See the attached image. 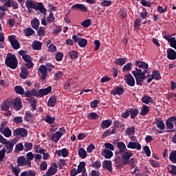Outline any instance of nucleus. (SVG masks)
<instances>
[{
  "instance_id": "f257e3e1",
  "label": "nucleus",
  "mask_w": 176,
  "mask_h": 176,
  "mask_svg": "<svg viewBox=\"0 0 176 176\" xmlns=\"http://www.w3.org/2000/svg\"><path fill=\"white\" fill-rule=\"evenodd\" d=\"M135 65L138 68L144 69V71L142 72L141 69L135 68V70L132 72V74L135 78L136 85L138 86H142V83H144V80H145V75L146 74V69H148V63L140 60H136Z\"/></svg>"
},
{
  "instance_id": "f03ea898",
  "label": "nucleus",
  "mask_w": 176,
  "mask_h": 176,
  "mask_svg": "<svg viewBox=\"0 0 176 176\" xmlns=\"http://www.w3.org/2000/svg\"><path fill=\"white\" fill-rule=\"evenodd\" d=\"M5 63L6 65L11 68V69H16L17 68V64L19 63L16 56L10 53H8Z\"/></svg>"
},
{
  "instance_id": "7ed1b4c3",
  "label": "nucleus",
  "mask_w": 176,
  "mask_h": 176,
  "mask_svg": "<svg viewBox=\"0 0 176 176\" xmlns=\"http://www.w3.org/2000/svg\"><path fill=\"white\" fill-rule=\"evenodd\" d=\"M8 41L10 43L11 46H12L13 49H14L15 50L20 49V42L17 41V37H16L14 35L10 36L8 37Z\"/></svg>"
},
{
  "instance_id": "20e7f679",
  "label": "nucleus",
  "mask_w": 176,
  "mask_h": 176,
  "mask_svg": "<svg viewBox=\"0 0 176 176\" xmlns=\"http://www.w3.org/2000/svg\"><path fill=\"white\" fill-rule=\"evenodd\" d=\"M16 163L18 166L20 167H24V166H27L28 167H32L31 162L27 161V159L24 157V156H21L17 158Z\"/></svg>"
},
{
  "instance_id": "39448f33",
  "label": "nucleus",
  "mask_w": 176,
  "mask_h": 176,
  "mask_svg": "<svg viewBox=\"0 0 176 176\" xmlns=\"http://www.w3.org/2000/svg\"><path fill=\"white\" fill-rule=\"evenodd\" d=\"M124 79L125 80V83L130 86L131 87H134L135 86V80L131 74H128L124 76Z\"/></svg>"
},
{
  "instance_id": "423d86ee",
  "label": "nucleus",
  "mask_w": 176,
  "mask_h": 176,
  "mask_svg": "<svg viewBox=\"0 0 176 176\" xmlns=\"http://www.w3.org/2000/svg\"><path fill=\"white\" fill-rule=\"evenodd\" d=\"M28 135V131L24 128H17L13 131V135L14 137H19V135L21 137H27Z\"/></svg>"
},
{
  "instance_id": "0eeeda50",
  "label": "nucleus",
  "mask_w": 176,
  "mask_h": 176,
  "mask_svg": "<svg viewBox=\"0 0 176 176\" xmlns=\"http://www.w3.org/2000/svg\"><path fill=\"white\" fill-rule=\"evenodd\" d=\"M11 107H12L15 111H20L23 108V104L21 103V100L16 98L11 101Z\"/></svg>"
},
{
  "instance_id": "6e6552de",
  "label": "nucleus",
  "mask_w": 176,
  "mask_h": 176,
  "mask_svg": "<svg viewBox=\"0 0 176 176\" xmlns=\"http://www.w3.org/2000/svg\"><path fill=\"white\" fill-rule=\"evenodd\" d=\"M63 131H64V128H60L59 131L53 133L51 140L55 143L58 142V141H60V138L63 137Z\"/></svg>"
},
{
  "instance_id": "1a4fd4ad",
  "label": "nucleus",
  "mask_w": 176,
  "mask_h": 176,
  "mask_svg": "<svg viewBox=\"0 0 176 176\" xmlns=\"http://www.w3.org/2000/svg\"><path fill=\"white\" fill-rule=\"evenodd\" d=\"M0 133L3 134L4 137L9 138L12 135V131L9 127L5 129V124L2 123L0 126Z\"/></svg>"
},
{
  "instance_id": "9d476101",
  "label": "nucleus",
  "mask_w": 176,
  "mask_h": 176,
  "mask_svg": "<svg viewBox=\"0 0 176 176\" xmlns=\"http://www.w3.org/2000/svg\"><path fill=\"white\" fill-rule=\"evenodd\" d=\"M148 79L147 80V83H151L153 79H155V80H159L160 79V73L159 71L155 70L152 72V75L148 74L147 76Z\"/></svg>"
},
{
  "instance_id": "9b49d317",
  "label": "nucleus",
  "mask_w": 176,
  "mask_h": 176,
  "mask_svg": "<svg viewBox=\"0 0 176 176\" xmlns=\"http://www.w3.org/2000/svg\"><path fill=\"white\" fill-rule=\"evenodd\" d=\"M38 75L41 76V79H43V80L46 79V76L47 75V67L45 65H41L39 66Z\"/></svg>"
},
{
  "instance_id": "f8f14e48",
  "label": "nucleus",
  "mask_w": 176,
  "mask_h": 176,
  "mask_svg": "<svg viewBox=\"0 0 176 176\" xmlns=\"http://www.w3.org/2000/svg\"><path fill=\"white\" fill-rule=\"evenodd\" d=\"M22 58L25 61V63H26L25 64V67L26 68L30 69V68H32L34 67V63H32V57H31V56L27 55L23 56V58Z\"/></svg>"
},
{
  "instance_id": "ddd939ff",
  "label": "nucleus",
  "mask_w": 176,
  "mask_h": 176,
  "mask_svg": "<svg viewBox=\"0 0 176 176\" xmlns=\"http://www.w3.org/2000/svg\"><path fill=\"white\" fill-rule=\"evenodd\" d=\"M58 167V166H57V164L56 162H53L51 166L49 168L48 170L46 172L45 175H54V174L57 173Z\"/></svg>"
},
{
  "instance_id": "4468645a",
  "label": "nucleus",
  "mask_w": 176,
  "mask_h": 176,
  "mask_svg": "<svg viewBox=\"0 0 176 176\" xmlns=\"http://www.w3.org/2000/svg\"><path fill=\"white\" fill-rule=\"evenodd\" d=\"M52 86H49L45 89H41L37 91V97H44V96H47L50 91H52Z\"/></svg>"
},
{
  "instance_id": "2eb2a0df",
  "label": "nucleus",
  "mask_w": 176,
  "mask_h": 176,
  "mask_svg": "<svg viewBox=\"0 0 176 176\" xmlns=\"http://www.w3.org/2000/svg\"><path fill=\"white\" fill-rule=\"evenodd\" d=\"M52 86H49L45 89H41L37 91V97H44V96H47L50 91H52Z\"/></svg>"
},
{
  "instance_id": "dca6fc26",
  "label": "nucleus",
  "mask_w": 176,
  "mask_h": 176,
  "mask_svg": "<svg viewBox=\"0 0 176 176\" xmlns=\"http://www.w3.org/2000/svg\"><path fill=\"white\" fill-rule=\"evenodd\" d=\"M6 145V148L7 149L6 153H12L13 152V147L14 146V143L12 141L6 140V142L3 143Z\"/></svg>"
},
{
  "instance_id": "f3484780",
  "label": "nucleus",
  "mask_w": 176,
  "mask_h": 176,
  "mask_svg": "<svg viewBox=\"0 0 176 176\" xmlns=\"http://www.w3.org/2000/svg\"><path fill=\"white\" fill-rule=\"evenodd\" d=\"M124 93V89L122 86H118L111 90V94L113 96H122Z\"/></svg>"
},
{
  "instance_id": "a211bd4d",
  "label": "nucleus",
  "mask_w": 176,
  "mask_h": 176,
  "mask_svg": "<svg viewBox=\"0 0 176 176\" xmlns=\"http://www.w3.org/2000/svg\"><path fill=\"white\" fill-rule=\"evenodd\" d=\"M127 148L129 149H137V151H141V144L138 142H129Z\"/></svg>"
},
{
  "instance_id": "6ab92c4d",
  "label": "nucleus",
  "mask_w": 176,
  "mask_h": 176,
  "mask_svg": "<svg viewBox=\"0 0 176 176\" xmlns=\"http://www.w3.org/2000/svg\"><path fill=\"white\" fill-rule=\"evenodd\" d=\"M33 9H34V10H39L43 14H46V8H45L42 3H35Z\"/></svg>"
},
{
  "instance_id": "aec40b11",
  "label": "nucleus",
  "mask_w": 176,
  "mask_h": 176,
  "mask_svg": "<svg viewBox=\"0 0 176 176\" xmlns=\"http://www.w3.org/2000/svg\"><path fill=\"white\" fill-rule=\"evenodd\" d=\"M72 9L73 10H80L81 12H87V8L85 7V6L83 4H79V3L74 4L72 6Z\"/></svg>"
},
{
  "instance_id": "412c9836",
  "label": "nucleus",
  "mask_w": 176,
  "mask_h": 176,
  "mask_svg": "<svg viewBox=\"0 0 176 176\" xmlns=\"http://www.w3.org/2000/svg\"><path fill=\"white\" fill-rule=\"evenodd\" d=\"M6 8H12L13 9H19V4L14 0H8L5 3Z\"/></svg>"
},
{
  "instance_id": "4be33fe9",
  "label": "nucleus",
  "mask_w": 176,
  "mask_h": 176,
  "mask_svg": "<svg viewBox=\"0 0 176 176\" xmlns=\"http://www.w3.org/2000/svg\"><path fill=\"white\" fill-rule=\"evenodd\" d=\"M166 53H167V58H168V60H175L176 59L175 50H174L171 48H168L166 50Z\"/></svg>"
},
{
  "instance_id": "5701e85b",
  "label": "nucleus",
  "mask_w": 176,
  "mask_h": 176,
  "mask_svg": "<svg viewBox=\"0 0 176 176\" xmlns=\"http://www.w3.org/2000/svg\"><path fill=\"white\" fill-rule=\"evenodd\" d=\"M102 155L104 156V159H111L113 156V153L111 150L104 148L102 151Z\"/></svg>"
},
{
  "instance_id": "b1692460",
  "label": "nucleus",
  "mask_w": 176,
  "mask_h": 176,
  "mask_svg": "<svg viewBox=\"0 0 176 176\" xmlns=\"http://www.w3.org/2000/svg\"><path fill=\"white\" fill-rule=\"evenodd\" d=\"M103 168H106L109 171V173H112V162L109 160H105L102 162Z\"/></svg>"
},
{
  "instance_id": "393cba45",
  "label": "nucleus",
  "mask_w": 176,
  "mask_h": 176,
  "mask_svg": "<svg viewBox=\"0 0 176 176\" xmlns=\"http://www.w3.org/2000/svg\"><path fill=\"white\" fill-rule=\"evenodd\" d=\"M55 154L58 156H63V157H67L68 156V150L67 148H63L62 150H56Z\"/></svg>"
},
{
  "instance_id": "a878e982",
  "label": "nucleus",
  "mask_w": 176,
  "mask_h": 176,
  "mask_svg": "<svg viewBox=\"0 0 176 176\" xmlns=\"http://www.w3.org/2000/svg\"><path fill=\"white\" fill-rule=\"evenodd\" d=\"M112 124V121L111 120H103L101 124V129L102 130H105V129H108Z\"/></svg>"
},
{
  "instance_id": "bb28decb",
  "label": "nucleus",
  "mask_w": 176,
  "mask_h": 176,
  "mask_svg": "<svg viewBox=\"0 0 176 176\" xmlns=\"http://www.w3.org/2000/svg\"><path fill=\"white\" fill-rule=\"evenodd\" d=\"M155 123L157 125V127L160 129V130H164V122L162 120V118H157L155 120Z\"/></svg>"
},
{
  "instance_id": "cd10ccee",
  "label": "nucleus",
  "mask_w": 176,
  "mask_h": 176,
  "mask_svg": "<svg viewBox=\"0 0 176 176\" xmlns=\"http://www.w3.org/2000/svg\"><path fill=\"white\" fill-rule=\"evenodd\" d=\"M45 122H46V123H48V124H53V123H54V122H56V117H54V116L52 117L49 114H47L45 116Z\"/></svg>"
},
{
  "instance_id": "c85d7f7f",
  "label": "nucleus",
  "mask_w": 176,
  "mask_h": 176,
  "mask_svg": "<svg viewBox=\"0 0 176 176\" xmlns=\"http://www.w3.org/2000/svg\"><path fill=\"white\" fill-rule=\"evenodd\" d=\"M32 47L34 50H41L42 49V43L39 41H34Z\"/></svg>"
},
{
  "instance_id": "c756f323",
  "label": "nucleus",
  "mask_w": 176,
  "mask_h": 176,
  "mask_svg": "<svg viewBox=\"0 0 176 176\" xmlns=\"http://www.w3.org/2000/svg\"><path fill=\"white\" fill-rule=\"evenodd\" d=\"M126 135H134L135 134V127L134 126H129L125 132Z\"/></svg>"
},
{
  "instance_id": "7c9ffc66",
  "label": "nucleus",
  "mask_w": 176,
  "mask_h": 176,
  "mask_svg": "<svg viewBox=\"0 0 176 176\" xmlns=\"http://www.w3.org/2000/svg\"><path fill=\"white\" fill-rule=\"evenodd\" d=\"M19 76L21 78V79H27V78H28V70L25 68H21V72Z\"/></svg>"
},
{
  "instance_id": "2f4dec72",
  "label": "nucleus",
  "mask_w": 176,
  "mask_h": 176,
  "mask_svg": "<svg viewBox=\"0 0 176 176\" xmlns=\"http://www.w3.org/2000/svg\"><path fill=\"white\" fill-rule=\"evenodd\" d=\"M133 156V153L131 152H125L122 155V160H124V162H129L130 160V158Z\"/></svg>"
},
{
  "instance_id": "473e14b6",
  "label": "nucleus",
  "mask_w": 176,
  "mask_h": 176,
  "mask_svg": "<svg viewBox=\"0 0 176 176\" xmlns=\"http://www.w3.org/2000/svg\"><path fill=\"white\" fill-rule=\"evenodd\" d=\"M86 170V162H80V164L78 166L77 171L79 174L82 173V171H85Z\"/></svg>"
},
{
  "instance_id": "72a5a7b5",
  "label": "nucleus",
  "mask_w": 176,
  "mask_h": 176,
  "mask_svg": "<svg viewBox=\"0 0 176 176\" xmlns=\"http://www.w3.org/2000/svg\"><path fill=\"white\" fill-rule=\"evenodd\" d=\"M11 170L15 176H19L20 172L21 171V169L20 167H19V165H16L15 166H12Z\"/></svg>"
},
{
  "instance_id": "f704fd0d",
  "label": "nucleus",
  "mask_w": 176,
  "mask_h": 176,
  "mask_svg": "<svg viewBox=\"0 0 176 176\" xmlns=\"http://www.w3.org/2000/svg\"><path fill=\"white\" fill-rule=\"evenodd\" d=\"M23 34H25V36H31L33 34H35V30L28 28L23 30Z\"/></svg>"
},
{
  "instance_id": "c9c22d12",
  "label": "nucleus",
  "mask_w": 176,
  "mask_h": 176,
  "mask_svg": "<svg viewBox=\"0 0 176 176\" xmlns=\"http://www.w3.org/2000/svg\"><path fill=\"white\" fill-rule=\"evenodd\" d=\"M25 97H32L34 96H36L37 97V91L35 89L32 90H28L25 92Z\"/></svg>"
},
{
  "instance_id": "e433bc0d",
  "label": "nucleus",
  "mask_w": 176,
  "mask_h": 176,
  "mask_svg": "<svg viewBox=\"0 0 176 176\" xmlns=\"http://www.w3.org/2000/svg\"><path fill=\"white\" fill-rule=\"evenodd\" d=\"M117 146L120 153H124V151H126V144H124V142H118Z\"/></svg>"
},
{
  "instance_id": "4c0bfd02",
  "label": "nucleus",
  "mask_w": 176,
  "mask_h": 176,
  "mask_svg": "<svg viewBox=\"0 0 176 176\" xmlns=\"http://www.w3.org/2000/svg\"><path fill=\"white\" fill-rule=\"evenodd\" d=\"M140 113L138 109H129V115H131V119H135V118Z\"/></svg>"
},
{
  "instance_id": "58836bf2",
  "label": "nucleus",
  "mask_w": 176,
  "mask_h": 176,
  "mask_svg": "<svg viewBox=\"0 0 176 176\" xmlns=\"http://www.w3.org/2000/svg\"><path fill=\"white\" fill-rule=\"evenodd\" d=\"M36 172L34 170L23 171L21 173V176H36Z\"/></svg>"
},
{
  "instance_id": "ea45409f",
  "label": "nucleus",
  "mask_w": 176,
  "mask_h": 176,
  "mask_svg": "<svg viewBox=\"0 0 176 176\" xmlns=\"http://www.w3.org/2000/svg\"><path fill=\"white\" fill-rule=\"evenodd\" d=\"M78 153L81 159H85V157H87V153H86V151L83 149V148H80L78 150Z\"/></svg>"
},
{
  "instance_id": "a19ab883",
  "label": "nucleus",
  "mask_w": 176,
  "mask_h": 176,
  "mask_svg": "<svg viewBox=\"0 0 176 176\" xmlns=\"http://www.w3.org/2000/svg\"><path fill=\"white\" fill-rule=\"evenodd\" d=\"M31 24H32V28H34V30H38L40 24L39 20L35 18L31 21Z\"/></svg>"
},
{
  "instance_id": "79ce46f5",
  "label": "nucleus",
  "mask_w": 176,
  "mask_h": 176,
  "mask_svg": "<svg viewBox=\"0 0 176 176\" xmlns=\"http://www.w3.org/2000/svg\"><path fill=\"white\" fill-rule=\"evenodd\" d=\"M149 112V107L146 105H143L140 111V115L142 116H145Z\"/></svg>"
},
{
  "instance_id": "37998d69",
  "label": "nucleus",
  "mask_w": 176,
  "mask_h": 176,
  "mask_svg": "<svg viewBox=\"0 0 176 176\" xmlns=\"http://www.w3.org/2000/svg\"><path fill=\"white\" fill-rule=\"evenodd\" d=\"M33 144L31 142H24V149L25 152H28L32 149Z\"/></svg>"
},
{
  "instance_id": "c03bdc74",
  "label": "nucleus",
  "mask_w": 176,
  "mask_h": 176,
  "mask_svg": "<svg viewBox=\"0 0 176 176\" xmlns=\"http://www.w3.org/2000/svg\"><path fill=\"white\" fill-rule=\"evenodd\" d=\"M152 101H153V100H152V98L151 96H144L142 98V102H144V104H148L152 102Z\"/></svg>"
},
{
  "instance_id": "a18cd8bd",
  "label": "nucleus",
  "mask_w": 176,
  "mask_h": 176,
  "mask_svg": "<svg viewBox=\"0 0 176 176\" xmlns=\"http://www.w3.org/2000/svg\"><path fill=\"white\" fill-rule=\"evenodd\" d=\"M25 6L27 9H34L35 6V3L31 0H26Z\"/></svg>"
},
{
  "instance_id": "49530a36",
  "label": "nucleus",
  "mask_w": 176,
  "mask_h": 176,
  "mask_svg": "<svg viewBox=\"0 0 176 176\" xmlns=\"http://www.w3.org/2000/svg\"><path fill=\"white\" fill-rule=\"evenodd\" d=\"M169 160L172 163H176V151H173L169 155Z\"/></svg>"
},
{
  "instance_id": "de8ad7c7",
  "label": "nucleus",
  "mask_w": 176,
  "mask_h": 176,
  "mask_svg": "<svg viewBox=\"0 0 176 176\" xmlns=\"http://www.w3.org/2000/svg\"><path fill=\"white\" fill-rule=\"evenodd\" d=\"M78 45L80 47H86V45H87V40L85 38H80L78 41Z\"/></svg>"
},
{
  "instance_id": "09e8293b",
  "label": "nucleus",
  "mask_w": 176,
  "mask_h": 176,
  "mask_svg": "<svg viewBox=\"0 0 176 176\" xmlns=\"http://www.w3.org/2000/svg\"><path fill=\"white\" fill-rule=\"evenodd\" d=\"M123 164H129V166H131V167H135V160H134V158H131V160H128V161H124L123 162Z\"/></svg>"
},
{
  "instance_id": "8fccbe9b",
  "label": "nucleus",
  "mask_w": 176,
  "mask_h": 176,
  "mask_svg": "<svg viewBox=\"0 0 176 176\" xmlns=\"http://www.w3.org/2000/svg\"><path fill=\"white\" fill-rule=\"evenodd\" d=\"M168 173H170V174H172V175H176V166L174 165H169L168 168Z\"/></svg>"
},
{
  "instance_id": "3c124183",
  "label": "nucleus",
  "mask_w": 176,
  "mask_h": 176,
  "mask_svg": "<svg viewBox=\"0 0 176 176\" xmlns=\"http://www.w3.org/2000/svg\"><path fill=\"white\" fill-rule=\"evenodd\" d=\"M115 64L120 66L124 65V64H126V58H119L116 60Z\"/></svg>"
},
{
  "instance_id": "603ef678",
  "label": "nucleus",
  "mask_w": 176,
  "mask_h": 176,
  "mask_svg": "<svg viewBox=\"0 0 176 176\" xmlns=\"http://www.w3.org/2000/svg\"><path fill=\"white\" fill-rule=\"evenodd\" d=\"M91 25V19H86L81 23V25L84 27V28H87L90 27Z\"/></svg>"
},
{
  "instance_id": "864d4df0",
  "label": "nucleus",
  "mask_w": 176,
  "mask_h": 176,
  "mask_svg": "<svg viewBox=\"0 0 176 176\" xmlns=\"http://www.w3.org/2000/svg\"><path fill=\"white\" fill-rule=\"evenodd\" d=\"M15 148L16 153H19V152H21V151L24 150V145H23V143H19L16 145Z\"/></svg>"
},
{
  "instance_id": "5fc2aeb1",
  "label": "nucleus",
  "mask_w": 176,
  "mask_h": 176,
  "mask_svg": "<svg viewBox=\"0 0 176 176\" xmlns=\"http://www.w3.org/2000/svg\"><path fill=\"white\" fill-rule=\"evenodd\" d=\"M166 126L169 130H173L174 129V124L171 121V119L169 118L166 122Z\"/></svg>"
},
{
  "instance_id": "6e6d98bb",
  "label": "nucleus",
  "mask_w": 176,
  "mask_h": 176,
  "mask_svg": "<svg viewBox=\"0 0 176 176\" xmlns=\"http://www.w3.org/2000/svg\"><path fill=\"white\" fill-rule=\"evenodd\" d=\"M68 56L69 57H70V58H72V60H74V58H76V57H78V52L77 51H70L68 53Z\"/></svg>"
},
{
  "instance_id": "4d7b16f0",
  "label": "nucleus",
  "mask_w": 176,
  "mask_h": 176,
  "mask_svg": "<svg viewBox=\"0 0 176 176\" xmlns=\"http://www.w3.org/2000/svg\"><path fill=\"white\" fill-rule=\"evenodd\" d=\"M14 91L16 94H24V89L21 86H16L14 87Z\"/></svg>"
},
{
  "instance_id": "13d9d810",
  "label": "nucleus",
  "mask_w": 176,
  "mask_h": 176,
  "mask_svg": "<svg viewBox=\"0 0 176 176\" xmlns=\"http://www.w3.org/2000/svg\"><path fill=\"white\" fill-rule=\"evenodd\" d=\"M56 99L54 96L50 98L48 100V107H54L56 105Z\"/></svg>"
},
{
  "instance_id": "bf43d9fd",
  "label": "nucleus",
  "mask_w": 176,
  "mask_h": 176,
  "mask_svg": "<svg viewBox=\"0 0 176 176\" xmlns=\"http://www.w3.org/2000/svg\"><path fill=\"white\" fill-rule=\"evenodd\" d=\"M104 147L106 148V149H108L109 151H115V146L109 142L105 143Z\"/></svg>"
},
{
  "instance_id": "052dcab7",
  "label": "nucleus",
  "mask_w": 176,
  "mask_h": 176,
  "mask_svg": "<svg viewBox=\"0 0 176 176\" xmlns=\"http://www.w3.org/2000/svg\"><path fill=\"white\" fill-rule=\"evenodd\" d=\"M34 118V116L31 113L30 111H26L25 119L26 122H30V120H32V118Z\"/></svg>"
},
{
  "instance_id": "680f3d73",
  "label": "nucleus",
  "mask_w": 176,
  "mask_h": 176,
  "mask_svg": "<svg viewBox=\"0 0 176 176\" xmlns=\"http://www.w3.org/2000/svg\"><path fill=\"white\" fill-rule=\"evenodd\" d=\"M123 72H129V71H131V63H127L123 67L122 69Z\"/></svg>"
},
{
  "instance_id": "e2e57ef3",
  "label": "nucleus",
  "mask_w": 176,
  "mask_h": 176,
  "mask_svg": "<svg viewBox=\"0 0 176 176\" xmlns=\"http://www.w3.org/2000/svg\"><path fill=\"white\" fill-rule=\"evenodd\" d=\"M88 118L91 120H94V119H98L99 116L96 113L92 112L89 114Z\"/></svg>"
},
{
  "instance_id": "0e129e2a",
  "label": "nucleus",
  "mask_w": 176,
  "mask_h": 176,
  "mask_svg": "<svg viewBox=\"0 0 176 176\" xmlns=\"http://www.w3.org/2000/svg\"><path fill=\"white\" fill-rule=\"evenodd\" d=\"M1 109L3 111H8L9 110V102H3L1 104Z\"/></svg>"
},
{
  "instance_id": "69168bd1",
  "label": "nucleus",
  "mask_w": 176,
  "mask_h": 176,
  "mask_svg": "<svg viewBox=\"0 0 176 176\" xmlns=\"http://www.w3.org/2000/svg\"><path fill=\"white\" fill-rule=\"evenodd\" d=\"M37 34H38V36H45V28L40 27L37 31Z\"/></svg>"
},
{
  "instance_id": "338daca9",
  "label": "nucleus",
  "mask_w": 176,
  "mask_h": 176,
  "mask_svg": "<svg viewBox=\"0 0 176 176\" xmlns=\"http://www.w3.org/2000/svg\"><path fill=\"white\" fill-rule=\"evenodd\" d=\"M13 122L16 123V124H20V123L23 122V117L21 116L15 117L13 119Z\"/></svg>"
},
{
  "instance_id": "774afa93",
  "label": "nucleus",
  "mask_w": 176,
  "mask_h": 176,
  "mask_svg": "<svg viewBox=\"0 0 176 176\" xmlns=\"http://www.w3.org/2000/svg\"><path fill=\"white\" fill-rule=\"evenodd\" d=\"M27 156V162H29L30 163H31V161L34 160V154L32 153V152H29L27 153L26 155Z\"/></svg>"
}]
</instances>
